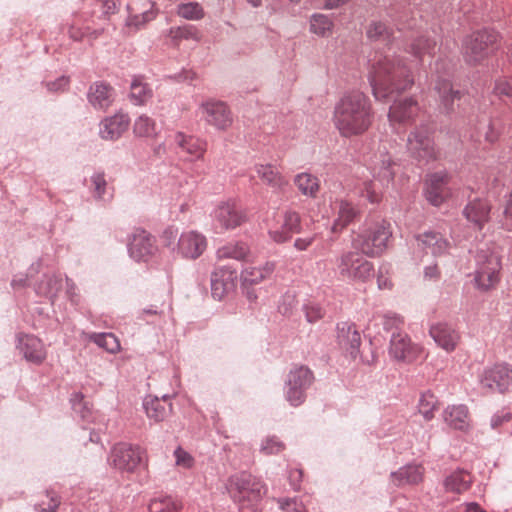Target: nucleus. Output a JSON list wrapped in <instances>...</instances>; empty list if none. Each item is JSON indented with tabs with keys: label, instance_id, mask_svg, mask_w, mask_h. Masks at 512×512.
<instances>
[{
	"label": "nucleus",
	"instance_id": "c03bdc74",
	"mask_svg": "<svg viewBox=\"0 0 512 512\" xmlns=\"http://www.w3.org/2000/svg\"><path fill=\"white\" fill-rule=\"evenodd\" d=\"M168 36L173 41L174 45H178L181 40H200L198 30L193 25H183L178 27H171L168 31Z\"/></svg>",
	"mask_w": 512,
	"mask_h": 512
},
{
	"label": "nucleus",
	"instance_id": "423d86ee",
	"mask_svg": "<svg viewBox=\"0 0 512 512\" xmlns=\"http://www.w3.org/2000/svg\"><path fill=\"white\" fill-rule=\"evenodd\" d=\"M474 282L481 291H488L499 282L501 262L498 255L488 250H479L475 257Z\"/></svg>",
	"mask_w": 512,
	"mask_h": 512
},
{
	"label": "nucleus",
	"instance_id": "6e6d98bb",
	"mask_svg": "<svg viewBox=\"0 0 512 512\" xmlns=\"http://www.w3.org/2000/svg\"><path fill=\"white\" fill-rule=\"evenodd\" d=\"M285 444L275 436L266 437L260 446V452L265 455H273L284 450Z\"/></svg>",
	"mask_w": 512,
	"mask_h": 512
},
{
	"label": "nucleus",
	"instance_id": "0eeeda50",
	"mask_svg": "<svg viewBox=\"0 0 512 512\" xmlns=\"http://www.w3.org/2000/svg\"><path fill=\"white\" fill-rule=\"evenodd\" d=\"M228 491L235 501H257L266 493V487L257 477L242 472L230 477Z\"/></svg>",
	"mask_w": 512,
	"mask_h": 512
},
{
	"label": "nucleus",
	"instance_id": "dca6fc26",
	"mask_svg": "<svg viewBox=\"0 0 512 512\" xmlns=\"http://www.w3.org/2000/svg\"><path fill=\"white\" fill-rule=\"evenodd\" d=\"M396 163L386 152V148L379 150L374 154L369 162L368 168L373 178L380 182L382 186H387L394 179Z\"/></svg>",
	"mask_w": 512,
	"mask_h": 512
},
{
	"label": "nucleus",
	"instance_id": "9d476101",
	"mask_svg": "<svg viewBox=\"0 0 512 512\" xmlns=\"http://www.w3.org/2000/svg\"><path fill=\"white\" fill-rule=\"evenodd\" d=\"M407 147L411 155L420 162L428 163L437 159L434 141L426 126L418 127L410 133Z\"/></svg>",
	"mask_w": 512,
	"mask_h": 512
},
{
	"label": "nucleus",
	"instance_id": "a19ab883",
	"mask_svg": "<svg viewBox=\"0 0 512 512\" xmlns=\"http://www.w3.org/2000/svg\"><path fill=\"white\" fill-rule=\"evenodd\" d=\"M366 36L373 42H390L393 29L383 21H371L366 29Z\"/></svg>",
	"mask_w": 512,
	"mask_h": 512
},
{
	"label": "nucleus",
	"instance_id": "603ef678",
	"mask_svg": "<svg viewBox=\"0 0 512 512\" xmlns=\"http://www.w3.org/2000/svg\"><path fill=\"white\" fill-rule=\"evenodd\" d=\"M92 193L96 200H105L107 181L104 172H95L91 178Z\"/></svg>",
	"mask_w": 512,
	"mask_h": 512
},
{
	"label": "nucleus",
	"instance_id": "bf43d9fd",
	"mask_svg": "<svg viewBox=\"0 0 512 512\" xmlns=\"http://www.w3.org/2000/svg\"><path fill=\"white\" fill-rule=\"evenodd\" d=\"M40 269L41 260H37L36 262L32 263L31 266L29 267L28 275H16L11 281V286L14 289L25 287L28 282V276L32 277L34 274L39 273Z\"/></svg>",
	"mask_w": 512,
	"mask_h": 512
},
{
	"label": "nucleus",
	"instance_id": "f257e3e1",
	"mask_svg": "<svg viewBox=\"0 0 512 512\" xmlns=\"http://www.w3.org/2000/svg\"><path fill=\"white\" fill-rule=\"evenodd\" d=\"M369 61L368 79L376 100L388 101L413 85L410 70L401 58L376 53Z\"/></svg>",
	"mask_w": 512,
	"mask_h": 512
},
{
	"label": "nucleus",
	"instance_id": "680f3d73",
	"mask_svg": "<svg viewBox=\"0 0 512 512\" xmlns=\"http://www.w3.org/2000/svg\"><path fill=\"white\" fill-rule=\"evenodd\" d=\"M174 456L176 458V464L178 466H182L184 468H191L194 463L193 457L188 452L183 450L181 447H178L174 451Z\"/></svg>",
	"mask_w": 512,
	"mask_h": 512
},
{
	"label": "nucleus",
	"instance_id": "5701e85b",
	"mask_svg": "<svg viewBox=\"0 0 512 512\" xmlns=\"http://www.w3.org/2000/svg\"><path fill=\"white\" fill-rule=\"evenodd\" d=\"M337 341L340 347L349 353L352 358L357 357L361 345V336L355 324L339 323L337 326Z\"/></svg>",
	"mask_w": 512,
	"mask_h": 512
},
{
	"label": "nucleus",
	"instance_id": "37998d69",
	"mask_svg": "<svg viewBox=\"0 0 512 512\" xmlns=\"http://www.w3.org/2000/svg\"><path fill=\"white\" fill-rule=\"evenodd\" d=\"M130 98L135 105H142L152 97L151 88L141 77H134L130 85Z\"/></svg>",
	"mask_w": 512,
	"mask_h": 512
},
{
	"label": "nucleus",
	"instance_id": "4d7b16f0",
	"mask_svg": "<svg viewBox=\"0 0 512 512\" xmlns=\"http://www.w3.org/2000/svg\"><path fill=\"white\" fill-rule=\"evenodd\" d=\"M382 324L384 330L388 332H401V329L404 325V320L400 315L389 312L383 316Z\"/></svg>",
	"mask_w": 512,
	"mask_h": 512
},
{
	"label": "nucleus",
	"instance_id": "e433bc0d",
	"mask_svg": "<svg viewBox=\"0 0 512 512\" xmlns=\"http://www.w3.org/2000/svg\"><path fill=\"white\" fill-rule=\"evenodd\" d=\"M274 270L275 264L273 262H266L259 267L247 266L241 273L242 284L243 286L258 284L269 277Z\"/></svg>",
	"mask_w": 512,
	"mask_h": 512
},
{
	"label": "nucleus",
	"instance_id": "a18cd8bd",
	"mask_svg": "<svg viewBox=\"0 0 512 512\" xmlns=\"http://www.w3.org/2000/svg\"><path fill=\"white\" fill-rule=\"evenodd\" d=\"M72 403V409L76 415L84 422H91L93 417V411L88 402L84 401L82 393H74L70 399Z\"/></svg>",
	"mask_w": 512,
	"mask_h": 512
},
{
	"label": "nucleus",
	"instance_id": "774afa93",
	"mask_svg": "<svg viewBox=\"0 0 512 512\" xmlns=\"http://www.w3.org/2000/svg\"><path fill=\"white\" fill-rule=\"evenodd\" d=\"M504 223L503 226L507 230H512V191L510 192L509 199L507 200L505 209L503 211Z\"/></svg>",
	"mask_w": 512,
	"mask_h": 512
},
{
	"label": "nucleus",
	"instance_id": "1a4fd4ad",
	"mask_svg": "<svg viewBox=\"0 0 512 512\" xmlns=\"http://www.w3.org/2000/svg\"><path fill=\"white\" fill-rule=\"evenodd\" d=\"M479 383L486 392L505 393L512 387V367L508 364L487 367L479 374Z\"/></svg>",
	"mask_w": 512,
	"mask_h": 512
},
{
	"label": "nucleus",
	"instance_id": "de8ad7c7",
	"mask_svg": "<svg viewBox=\"0 0 512 512\" xmlns=\"http://www.w3.org/2000/svg\"><path fill=\"white\" fill-rule=\"evenodd\" d=\"M133 131L138 137H153L157 134L155 121L146 115L135 120Z\"/></svg>",
	"mask_w": 512,
	"mask_h": 512
},
{
	"label": "nucleus",
	"instance_id": "9b49d317",
	"mask_svg": "<svg viewBox=\"0 0 512 512\" xmlns=\"http://www.w3.org/2000/svg\"><path fill=\"white\" fill-rule=\"evenodd\" d=\"M199 110L206 123L217 130H226L232 125L231 110L223 101L209 99L201 103Z\"/></svg>",
	"mask_w": 512,
	"mask_h": 512
},
{
	"label": "nucleus",
	"instance_id": "f704fd0d",
	"mask_svg": "<svg viewBox=\"0 0 512 512\" xmlns=\"http://www.w3.org/2000/svg\"><path fill=\"white\" fill-rule=\"evenodd\" d=\"M472 484L471 474L464 469H457L444 480L446 492L461 494L469 490Z\"/></svg>",
	"mask_w": 512,
	"mask_h": 512
},
{
	"label": "nucleus",
	"instance_id": "0e129e2a",
	"mask_svg": "<svg viewBox=\"0 0 512 512\" xmlns=\"http://www.w3.org/2000/svg\"><path fill=\"white\" fill-rule=\"evenodd\" d=\"M45 85L50 92H63L69 85V78L60 76L54 81L46 82Z\"/></svg>",
	"mask_w": 512,
	"mask_h": 512
},
{
	"label": "nucleus",
	"instance_id": "20e7f679",
	"mask_svg": "<svg viewBox=\"0 0 512 512\" xmlns=\"http://www.w3.org/2000/svg\"><path fill=\"white\" fill-rule=\"evenodd\" d=\"M373 272V263L356 249L342 252L335 260V273L344 281L366 282L373 276Z\"/></svg>",
	"mask_w": 512,
	"mask_h": 512
},
{
	"label": "nucleus",
	"instance_id": "7c9ffc66",
	"mask_svg": "<svg viewBox=\"0 0 512 512\" xmlns=\"http://www.w3.org/2000/svg\"><path fill=\"white\" fill-rule=\"evenodd\" d=\"M436 46V39L426 33L413 39L407 52L417 60L422 61L425 55L433 56L435 54Z\"/></svg>",
	"mask_w": 512,
	"mask_h": 512
},
{
	"label": "nucleus",
	"instance_id": "79ce46f5",
	"mask_svg": "<svg viewBox=\"0 0 512 512\" xmlns=\"http://www.w3.org/2000/svg\"><path fill=\"white\" fill-rule=\"evenodd\" d=\"M181 509L182 503L168 495L157 496L148 505L149 512H179Z\"/></svg>",
	"mask_w": 512,
	"mask_h": 512
},
{
	"label": "nucleus",
	"instance_id": "4468645a",
	"mask_svg": "<svg viewBox=\"0 0 512 512\" xmlns=\"http://www.w3.org/2000/svg\"><path fill=\"white\" fill-rule=\"evenodd\" d=\"M176 248V253L180 257L195 260L206 250L207 239L203 234L197 231H186L179 236Z\"/></svg>",
	"mask_w": 512,
	"mask_h": 512
},
{
	"label": "nucleus",
	"instance_id": "4be33fe9",
	"mask_svg": "<svg viewBox=\"0 0 512 512\" xmlns=\"http://www.w3.org/2000/svg\"><path fill=\"white\" fill-rule=\"evenodd\" d=\"M419 352V348L411 344L410 338L403 332H393L391 334L389 353L400 361H413Z\"/></svg>",
	"mask_w": 512,
	"mask_h": 512
},
{
	"label": "nucleus",
	"instance_id": "bb28decb",
	"mask_svg": "<svg viewBox=\"0 0 512 512\" xmlns=\"http://www.w3.org/2000/svg\"><path fill=\"white\" fill-rule=\"evenodd\" d=\"M490 204L480 198L469 201L463 210L465 218L472 222L479 230H482L490 218Z\"/></svg>",
	"mask_w": 512,
	"mask_h": 512
},
{
	"label": "nucleus",
	"instance_id": "052dcab7",
	"mask_svg": "<svg viewBox=\"0 0 512 512\" xmlns=\"http://www.w3.org/2000/svg\"><path fill=\"white\" fill-rule=\"evenodd\" d=\"M493 92L497 96L512 97V77L497 79Z\"/></svg>",
	"mask_w": 512,
	"mask_h": 512
},
{
	"label": "nucleus",
	"instance_id": "6e6552de",
	"mask_svg": "<svg viewBox=\"0 0 512 512\" xmlns=\"http://www.w3.org/2000/svg\"><path fill=\"white\" fill-rule=\"evenodd\" d=\"M314 382L313 372L306 366L295 367L290 370L285 385L286 400L292 406L301 405L306 398V391Z\"/></svg>",
	"mask_w": 512,
	"mask_h": 512
},
{
	"label": "nucleus",
	"instance_id": "473e14b6",
	"mask_svg": "<svg viewBox=\"0 0 512 512\" xmlns=\"http://www.w3.org/2000/svg\"><path fill=\"white\" fill-rule=\"evenodd\" d=\"M445 423L456 430H465L469 426L468 408L465 405L448 406L443 412Z\"/></svg>",
	"mask_w": 512,
	"mask_h": 512
},
{
	"label": "nucleus",
	"instance_id": "412c9836",
	"mask_svg": "<svg viewBox=\"0 0 512 512\" xmlns=\"http://www.w3.org/2000/svg\"><path fill=\"white\" fill-rule=\"evenodd\" d=\"M419 112V105L412 97L394 101L390 106L388 118L391 124H407L414 120Z\"/></svg>",
	"mask_w": 512,
	"mask_h": 512
},
{
	"label": "nucleus",
	"instance_id": "cd10ccee",
	"mask_svg": "<svg viewBox=\"0 0 512 512\" xmlns=\"http://www.w3.org/2000/svg\"><path fill=\"white\" fill-rule=\"evenodd\" d=\"M434 91L439 96L440 106L444 113L454 111V101L460 99V91L454 90L449 78L438 76L434 85Z\"/></svg>",
	"mask_w": 512,
	"mask_h": 512
},
{
	"label": "nucleus",
	"instance_id": "09e8293b",
	"mask_svg": "<svg viewBox=\"0 0 512 512\" xmlns=\"http://www.w3.org/2000/svg\"><path fill=\"white\" fill-rule=\"evenodd\" d=\"M437 398L430 391L424 392L419 400V413L426 421H430L434 417V411L437 408Z\"/></svg>",
	"mask_w": 512,
	"mask_h": 512
},
{
	"label": "nucleus",
	"instance_id": "a211bd4d",
	"mask_svg": "<svg viewBox=\"0 0 512 512\" xmlns=\"http://www.w3.org/2000/svg\"><path fill=\"white\" fill-rule=\"evenodd\" d=\"M429 334L435 343L447 352L456 349L460 334L452 324L447 322H438L430 326Z\"/></svg>",
	"mask_w": 512,
	"mask_h": 512
},
{
	"label": "nucleus",
	"instance_id": "ddd939ff",
	"mask_svg": "<svg viewBox=\"0 0 512 512\" xmlns=\"http://www.w3.org/2000/svg\"><path fill=\"white\" fill-rule=\"evenodd\" d=\"M128 252L137 262H147L157 252L155 238L143 229H136L129 239Z\"/></svg>",
	"mask_w": 512,
	"mask_h": 512
},
{
	"label": "nucleus",
	"instance_id": "58836bf2",
	"mask_svg": "<svg viewBox=\"0 0 512 512\" xmlns=\"http://www.w3.org/2000/svg\"><path fill=\"white\" fill-rule=\"evenodd\" d=\"M294 183L304 196L311 198H315L320 189L319 179L307 172L297 174Z\"/></svg>",
	"mask_w": 512,
	"mask_h": 512
},
{
	"label": "nucleus",
	"instance_id": "2f4dec72",
	"mask_svg": "<svg viewBox=\"0 0 512 512\" xmlns=\"http://www.w3.org/2000/svg\"><path fill=\"white\" fill-rule=\"evenodd\" d=\"M255 171L265 184L275 190L282 191L288 185L287 179L271 164H256Z\"/></svg>",
	"mask_w": 512,
	"mask_h": 512
},
{
	"label": "nucleus",
	"instance_id": "6ab92c4d",
	"mask_svg": "<svg viewBox=\"0 0 512 512\" xmlns=\"http://www.w3.org/2000/svg\"><path fill=\"white\" fill-rule=\"evenodd\" d=\"M448 183L449 175L446 171H439L430 174L426 180V199L434 206L442 204L448 195Z\"/></svg>",
	"mask_w": 512,
	"mask_h": 512
},
{
	"label": "nucleus",
	"instance_id": "ea45409f",
	"mask_svg": "<svg viewBox=\"0 0 512 512\" xmlns=\"http://www.w3.org/2000/svg\"><path fill=\"white\" fill-rule=\"evenodd\" d=\"M218 259L246 260L249 255V247L244 242L228 243L220 247L216 252Z\"/></svg>",
	"mask_w": 512,
	"mask_h": 512
},
{
	"label": "nucleus",
	"instance_id": "393cba45",
	"mask_svg": "<svg viewBox=\"0 0 512 512\" xmlns=\"http://www.w3.org/2000/svg\"><path fill=\"white\" fill-rule=\"evenodd\" d=\"M130 118L127 114L116 113L100 123V136L105 140H116L128 129Z\"/></svg>",
	"mask_w": 512,
	"mask_h": 512
},
{
	"label": "nucleus",
	"instance_id": "13d9d810",
	"mask_svg": "<svg viewBox=\"0 0 512 512\" xmlns=\"http://www.w3.org/2000/svg\"><path fill=\"white\" fill-rule=\"evenodd\" d=\"M279 508L285 512H307L304 504L298 498H278Z\"/></svg>",
	"mask_w": 512,
	"mask_h": 512
},
{
	"label": "nucleus",
	"instance_id": "8fccbe9b",
	"mask_svg": "<svg viewBox=\"0 0 512 512\" xmlns=\"http://www.w3.org/2000/svg\"><path fill=\"white\" fill-rule=\"evenodd\" d=\"M177 15L186 20L197 21L204 17V10L198 2L181 3L177 6Z\"/></svg>",
	"mask_w": 512,
	"mask_h": 512
},
{
	"label": "nucleus",
	"instance_id": "7ed1b4c3",
	"mask_svg": "<svg viewBox=\"0 0 512 512\" xmlns=\"http://www.w3.org/2000/svg\"><path fill=\"white\" fill-rule=\"evenodd\" d=\"M392 236L391 225L381 220L364 225L352 240L354 249L368 257H378L387 249L388 241Z\"/></svg>",
	"mask_w": 512,
	"mask_h": 512
},
{
	"label": "nucleus",
	"instance_id": "49530a36",
	"mask_svg": "<svg viewBox=\"0 0 512 512\" xmlns=\"http://www.w3.org/2000/svg\"><path fill=\"white\" fill-rule=\"evenodd\" d=\"M333 28V22L324 14H314L310 20V30L318 36H328Z\"/></svg>",
	"mask_w": 512,
	"mask_h": 512
},
{
	"label": "nucleus",
	"instance_id": "39448f33",
	"mask_svg": "<svg viewBox=\"0 0 512 512\" xmlns=\"http://www.w3.org/2000/svg\"><path fill=\"white\" fill-rule=\"evenodd\" d=\"M497 34L493 30L483 29L467 36L462 43V54L470 65L481 63L493 50Z\"/></svg>",
	"mask_w": 512,
	"mask_h": 512
},
{
	"label": "nucleus",
	"instance_id": "5fc2aeb1",
	"mask_svg": "<svg viewBox=\"0 0 512 512\" xmlns=\"http://www.w3.org/2000/svg\"><path fill=\"white\" fill-rule=\"evenodd\" d=\"M282 225L284 229H287L291 234L300 233L302 230L300 214L294 210H286L283 214Z\"/></svg>",
	"mask_w": 512,
	"mask_h": 512
},
{
	"label": "nucleus",
	"instance_id": "c85d7f7f",
	"mask_svg": "<svg viewBox=\"0 0 512 512\" xmlns=\"http://www.w3.org/2000/svg\"><path fill=\"white\" fill-rule=\"evenodd\" d=\"M114 89L104 82H96L90 86L87 95L89 103L99 110H106L114 101Z\"/></svg>",
	"mask_w": 512,
	"mask_h": 512
},
{
	"label": "nucleus",
	"instance_id": "e2e57ef3",
	"mask_svg": "<svg viewBox=\"0 0 512 512\" xmlns=\"http://www.w3.org/2000/svg\"><path fill=\"white\" fill-rule=\"evenodd\" d=\"M268 233L270 238L278 244L285 243L292 237V234L284 229L283 225L280 228L269 230Z\"/></svg>",
	"mask_w": 512,
	"mask_h": 512
},
{
	"label": "nucleus",
	"instance_id": "69168bd1",
	"mask_svg": "<svg viewBox=\"0 0 512 512\" xmlns=\"http://www.w3.org/2000/svg\"><path fill=\"white\" fill-rule=\"evenodd\" d=\"M501 121L499 119H493L488 124V129L485 132V139L493 143L497 140L500 133Z\"/></svg>",
	"mask_w": 512,
	"mask_h": 512
},
{
	"label": "nucleus",
	"instance_id": "c9c22d12",
	"mask_svg": "<svg viewBox=\"0 0 512 512\" xmlns=\"http://www.w3.org/2000/svg\"><path fill=\"white\" fill-rule=\"evenodd\" d=\"M62 278L56 274H44L40 282L35 285V292L39 296L54 300L62 289Z\"/></svg>",
	"mask_w": 512,
	"mask_h": 512
},
{
	"label": "nucleus",
	"instance_id": "f03ea898",
	"mask_svg": "<svg viewBox=\"0 0 512 512\" xmlns=\"http://www.w3.org/2000/svg\"><path fill=\"white\" fill-rule=\"evenodd\" d=\"M373 119L371 101L359 90L346 92L334 107V125L342 137L364 134L372 125Z\"/></svg>",
	"mask_w": 512,
	"mask_h": 512
},
{
	"label": "nucleus",
	"instance_id": "a878e982",
	"mask_svg": "<svg viewBox=\"0 0 512 512\" xmlns=\"http://www.w3.org/2000/svg\"><path fill=\"white\" fill-rule=\"evenodd\" d=\"M143 407L147 417L156 423L164 421L172 412V403L167 395L162 398L147 396Z\"/></svg>",
	"mask_w": 512,
	"mask_h": 512
},
{
	"label": "nucleus",
	"instance_id": "2eb2a0df",
	"mask_svg": "<svg viewBox=\"0 0 512 512\" xmlns=\"http://www.w3.org/2000/svg\"><path fill=\"white\" fill-rule=\"evenodd\" d=\"M246 220V216L235 203L225 202L220 204L213 213L215 229L230 230L240 226Z\"/></svg>",
	"mask_w": 512,
	"mask_h": 512
},
{
	"label": "nucleus",
	"instance_id": "3c124183",
	"mask_svg": "<svg viewBox=\"0 0 512 512\" xmlns=\"http://www.w3.org/2000/svg\"><path fill=\"white\" fill-rule=\"evenodd\" d=\"M91 339L109 353H115L120 349V343L112 333L93 334Z\"/></svg>",
	"mask_w": 512,
	"mask_h": 512
},
{
	"label": "nucleus",
	"instance_id": "864d4df0",
	"mask_svg": "<svg viewBox=\"0 0 512 512\" xmlns=\"http://www.w3.org/2000/svg\"><path fill=\"white\" fill-rule=\"evenodd\" d=\"M45 497L48 502L42 500L36 503L34 506L35 510L39 512H56L61 503L60 496L55 491L47 490Z\"/></svg>",
	"mask_w": 512,
	"mask_h": 512
},
{
	"label": "nucleus",
	"instance_id": "f3484780",
	"mask_svg": "<svg viewBox=\"0 0 512 512\" xmlns=\"http://www.w3.org/2000/svg\"><path fill=\"white\" fill-rule=\"evenodd\" d=\"M17 349L27 362L35 365L42 364L46 359V349L43 342L30 334H19L17 337Z\"/></svg>",
	"mask_w": 512,
	"mask_h": 512
},
{
	"label": "nucleus",
	"instance_id": "aec40b11",
	"mask_svg": "<svg viewBox=\"0 0 512 512\" xmlns=\"http://www.w3.org/2000/svg\"><path fill=\"white\" fill-rule=\"evenodd\" d=\"M237 279L235 270L227 266L217 267L211 275V294L214 299L221 300L234 287Z\"/></svg>",
	"mask_w": 512,
	"mask_h": 512
},
{
	"label": "nucleus",
	"instance_id": "4c0bfd02",
	"mask_svg": "<svg viewBox=\"0 0 512 512\" xmlns=\"http://www.w3.org/2000/svg\"><path fill=\"white\" fill-rule=\"evenodd\" d=\"M358 213L359 211L350 202L346 200L339 201L338 217L333 223L332 231H341L358 216Z\"/></svg>",
	"mask_w": 512,
	"mask_h": 512
},
{
	"label": "nucleus",
	"instance_id": "b1692460",
	"mask_svg": "<svg viewBox=\"0 0 512 512\" xmlns=\"http://www.w3.org/2000/svg\"><path fill=\"white\" fill-rule=\"evenodd\" d=\"M416 241L419 248L429 251L435 257L447 254L451 246L450 242L436 231L418 234Z\"/></svg>",
	"mask_w": 512,
	"mask_h": 512
},
{
	"label": "nucleus",
	"instance_id": "72a5a7b5",
	"mask_svg": "<svg viewBox=\"0 0 512 512\" xmlns=\"http://www.w3.org/2000/svg\"><path fill=\"white\" fill-rule=\"evenodd\" d=\"M422 476L423 471L419 465H406L390 474L392 483L397 487L417 484L422 480Z\"/></svg>",
	"mask_w": 512,
	"mask_h": 512
},
{
	"label": "nucleus",
	"instance_id": "338daca9",
	"mask_svg": "<svg viewBox=\"0 0 512 512\" xmlns=\"http://www.w3.org/2000/svg\"><path fill=\"white\" fill-rule=\"evenodd\" d=\"M176 238H177V230H174L173 228L165 229L161 236L163 245L168 248H171L172 252H177V248L175 245Z\"/></svg>",
	"mask_w": 512,
	"mask_h": 512
},
{
	"label": "nucleus",
	"instance_id": "f8f14e48",
	"mask_svg": "<svg viewBox=\"0 0 512 512\" xmlns=\"http://www.w3.org/2000/svg\"><path fill=\"white\" fill-rule=\"evenodd\" d=\"M143 452L137 445L129 443L116 444L110 454V460L120 471L133 472L142 461Z\"/></svg>",
	"mask_w": 512,
	"mask_h": 512
},
{
	"label": "nucleus",
	"instance_id": "c756f323",
	"mask_svg": "<svg viewBox=\"0 0 512 512\" xmlns=\"http://www.w3.org/2000/svg\"><path fill=\"white\" fill-rule=\"evenodd\" d=\"M174 142L180 149V152L187 153L195 159L202 158L207 147V143L204 140L194 136H186L181 132L175 134Z\"/></svg>",
	"mask_w": 512,
	"mask_h": 512
}]
</instances>
